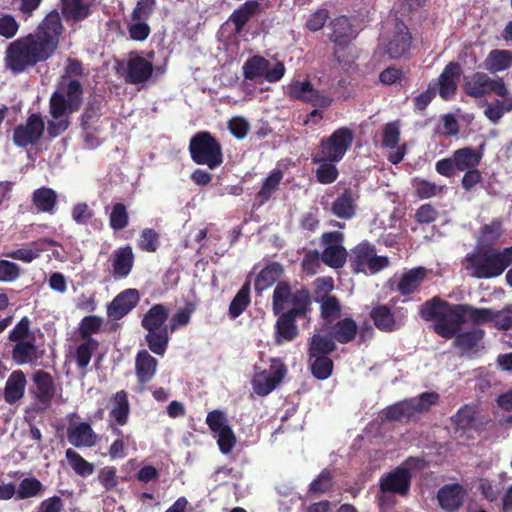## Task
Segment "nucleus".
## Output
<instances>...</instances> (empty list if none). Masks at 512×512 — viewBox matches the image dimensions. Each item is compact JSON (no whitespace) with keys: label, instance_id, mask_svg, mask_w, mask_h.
I'll return each instance as SVG.
<instances>
[{"label":"nucleus","instance_id":"1","mask_svg":"<svg viewBox=\"0 0 512 512\" xmlns=\"http://www.w3.org/2000/svg\"><path fill=\"white\" fill-rule=\"evenodd\" d=\"M63 25L57 11L50 12L34 33L11 42L5 52V66L20 74L36 64L50 59L56 52Z\"/></svg>","mask_w":512,"mask_h":512},{"label":"nucleus","instance_id":"2","mask_svg":"<svg viewBox=\"0 0 512 512\" xmlns=\"http://www.w3.org/2000/svg\"><path fill=\"white\" fill-rule=\"evenodd\" d=\"M312 299L310 291L301 287L292 291L287 281H279L272 295V311L278 316L274 325V340L277 345L294 341L299 330L297 318H307L311 312Z\"/></svg>","mask_w":512,"mask_h":512},{"label":"nucleus","instance_id":"3","mask_svg":"<svg viewBox=\"0 0 512 512\" xmlns=\"http://www.w3.org/2000/svg\"><path fill=\"white\" fill-rule=\"evenodd\" d=\"M189 153L197 165H206L213 170L223 163L222 146L208 131L194 134L189 142Z\"/></svg>","mask_w":512,"mask_h":512},{"label":"nucleus","instance_id":"4","mask_svg":"<svg viewBox=\"0 0 512 512\" xmlns=\"http://www.w3.org/2000/svg\"><path fill=\"white\" fill-rule=\"evenodd\" d=\"M485 144H481L477 149L472 147H463L455 150L450 157L440 159L435 164V170L438 174L451 178L457 171L464 172L479 166L484 156Z\"/></svg>","mask_w":512,"mask_h":512},{"label":"nucleus","instance_id":"5","mask_svg":"<svg viewBox=\"0 0 512 512\" xmlns=\"http://www.w3.org/2000/svg\"><path fill=\"white\" fill-rule=\"evenodd\" d=\"M349 265L355 274H376L389 266V259L378 256L375 245L365 240L350 250Z\"/></svg>","mask_w":512,"mask_h":512},{"label":"nucleus","instance_id":"6","mask_svg":"<svg viewBox=\"0 0 512 512\" xmlns=\"http://www.w3.org/2000/svg\"><path fill=\"white\" fill-rule=\"evenodd\" d=\"M83 86L77 79H61L58 89L52 93L49 102L52 103L55 115L74 113L83 103Z\"/></svg>","mask_w":512,"mask_h":512},{"label":"nucleus","instance_id":"7","mask_svg":"<svg viewBox=\"0 0 512 512\" xmlns=\"http://www.w3.org/2000/svg\"><path fill=\"white\" fill-rule=\"evenodd\" d=\"M385 53L391 60L406 58L413 45V36L403 21H397L394 27L380 39Z\"/></svg>","mask_w":512,"mask_h":512},{"label":"nucleus","instance_id":"8","mask_svg":"<svg viewBox=\"0 0 512 512\" xmlns=\"http://www.w3.org/2000/svg\"><path fill=\"white\" fill-rule=\"evenodd\" d=\"M354 140L353 131L348 127L336 129L329 137H323L319 143L317 154L321 158L316 161H341Z\"/></svg>","mask_w":512,"mask_h":512},{"label":"nucleus","instance_id":"9","mask_svg":"<svg viewBox=\"0 0 512 512\" xmlns=\"http://www.w3.org/2000/svg\"><path fill=\"white\" fill-rule=\"evenodd\" d=\"M463 89L468 96L473 98H481L491 93L503 98L508 95L503 78L493 79L483 72H475L466 76Z\"/></svg>","mask_w":512,"mask_h":512},{"label":"nucleus","instance_id":"10","mask_svg":"<svg viewBox=\"0 0 512 512\" xmlns=\"http://www.w3.org/2000/svg\"><path fill=\"white\" fill-rule=\"evenodd\" d=\"M473 276L478 279H490L500 276L507 268L499 250L488 249L468 258Z\"/></svg>","mask_w":512,"mask_h":512},{"label":"nucleus","instance_id":"11","mask_svg":"<svg viewBox=\"0 0 512 512\" xmlns=\"http://www.w3.org/2000/svg\"><path fill=\"white\" fill-rule=\"evenodd\" d=\"M369 316L378 330L391 333L400 330L405 325L408 311L403 307L392 309L387 304H378L371 309Z\"/></svg>","mask_w":512,"mask_h":512},{"label":"nucleus","instance_id":"12","mask_svg":"<svg viewBox=\"0 0 512 512\" xmlns=\"http://www.w3.org/2000/svg\"><path fill=\"white\" fill-rule=\"evenodd\" d=\"M243 75L247 80L264 78L270 83L278 82L285 74V66L282 62H277L273 66L269 60L260 55H254L248 58L243 64Z\"/></svg>","mask_w":512,"mask_h":512},{"label":"nucleus","instance_id":"13","mask_svg":"<svg viewBox=\"0 0 512 512\" xmlns=\"http://www.w3.org/2000/svg\"><path fill=\"white\" fill-rule=\"evenodd\" d=\"M148 59L144 58L139 52L131 51L123 71L125 82L132 85H139L147 82L153 75L154 66L150 59L154 57V52L147 54Z\"/></svg>","mask_w":512,"mask_h":512},{"label":"nucleus","instance_id":"14","mask_svg":"<svg viewBox=\"0 0 512 512\" xmlns=\"http://www.w3.org/2000/svg\"><path fill=\"white\" fill-rule=\"evenodd\" d=\"M469 304H450L446 308V317L441 323H435L434 331L445 339H452L461 326L468 320Z\"/></svg>","mask_w":512,"mask_h":512},{"label":"nucleus","instance_id":"15","mask_svg":"<svg viewBox=\"0 0 512 512\" xmlns=\"http://www.w3.org/2000/svg\"><path fill=\"white\" fill-rule=\"evenodd\" d=\"M45 131V123L40 113H32L23 124L13 130V142L16 146L26 148L36 145Z\"/></svg>","mask_w":512,"mask_h":512},{"label":"nucleus","instance_id":"16","mask_svg":"<svg viewBox=\"0 0 512 512\" xmlns=\"http://www.w3.org/2000/svg\"><path fill=\"white\" fill-rule=\"evenodd\" d=\"M286 373L285 364L280 359H272L268 370L255 375L252 382L254 392L259 396L268 395L280 384Z\"/></svg>","mask_w":512,"mask_h":512},{"label":"nucleus","instance_id":"17","mask_svg":"<svg viewBox=\"0 0 512 512\" xmlns=\"http://www.w3.org/2000/svg\"><path fill=\"white\" fill-rule=\"evenodd\" d=\"M485 331L479 327H472L468 330L457 332L453 337L454 346L462 356L472 358L484 350Z\"/></svg>","mask_w":512,"mask_h":512},{"label":"nucleus","instance_id":"18","mask_svg":"<svg viewBox=\"0 0 512 512\" xmlns=\"http://www.w3.org/2000/svg\"><path fill=\"white\" fill-rule=\"evenodd\" d=\"M400 127L397 121L385 124L382 132V146L384 148L396 149L389 153L387 159L394 165L399 164L404 159L407 152L406 144L399 145Z\"/></svg>","mask_w":512,"mask_h":512},{"label":"nucleus","instance_id":"19","mask_svg":"<svg viewBox=\"0 0 512 512\" xmlns=\"http://www.w3.org/2000/svg\"><path fill=\"white\" fill-rule=\"evenodd\" d=\"M139 302L136 289H126L116 295L107 306V315L112 320H120L132 311Z\"/></svg>","mask_w":512,"mask_h":512},{"label":"nucleus","instance_id":"20","mask_svg":"<svg viewBox=\"0 0 512 512\" xmlns=\"http://www.w3.org/2000/svg\"><path fill=\"white\" fill-rule=\"evenodd\" d=\"M462 74V68L458 62H449L438 78V92L442 99L449 100L457 92L458 80Z\"/></svg>","mask_w":512,"mask_h":512},{"label":"nucleus","instance_id":"21","mask_svg":"<svg viewBox=\"0 0 512 512\" xmlns=\"http://www.w3.org/2000/svg\"><path fill=\"white\" fill-rule=\"evenodd\" d=\"M411 478L412 475L408 468L397 467L393 472L381 479V491L404 496L409 492Z\"/></svg>","mask_w":512,"mask_h":512},{"label":"nucleus","instance_id":"22","mask_svg":"<svg viewBox=\"0 0 512 512\" xmlns=\"http://www.w3.org/2000/svg\"><path fill=\"white\" fill-rule=\"evenodd\" d=\"M11 350V359L17 365L34 364L42 358L44 351L39 350L36 338L14 341Z\"/></svg>","mask_w":512,"mask_h":512},{"label":"nucleus","instance_id":"23","mask_svg":"<svg viewBox=\"0 0 512 512\" xmlns=\"http://www.w3.org/2000/svg\"><path fill=\"white\" fill-rule=\"evenodd\" d=\"M324 328L336 343L343 345L353 342L358 334V324L350 316L339 318Z\"/></svg>","mask_w":512,"mask_h":512},{"label":"nucleus","instance_id":"24","mask_svg":"<svg viewBox=\"0 0 512 512\" xmlns=\"http://www.w3.org/2000/svg\"><path fill=\"white\" fill-rule=\"evenodd\" d=\"M158 360L147 350H139L135 357V374L141 389L156 375Z\"/></svg>","mask_w":512,"mask_h":512},{"label":"nucleus","instance_id":"25","mask_svg":"<svg viewBox=\"0 0 512 512\" xmlns=\"http://www.w3.org/2000/svg\"><path fill=\"white\" fill-rule=\"evenodd\" d=\"M465 490L458 484H447L437 492V500L442 509L447 512L458 510L463 504Z\"/></svg>","mask_w":512,"mask_h":512},{"label":"nucleus","instance_id":"26","mask_svg":"<svg viewBox=\"0 0 512 512\" xmlns=\"http://www.w3.org/2000/svg\"><path fill=\"white\" fill-rule=\"evenodd\" d=\"M33 381L36 386V400L43 405V408H47L55 395L53 377L44 370H38L33 375Z\"/></svg>","mask_w":512,"mask_h":512},{"label":"nucleus","instance_id":"27","mask_svg":"<svg viewBox=\"0 0 512 512\" xmlns=\"http://www.w3.org/2000/svg\"><path fill=\"white\" fill-rule=\"evenodd\" d=\"M60 245L57 241L51 238H40L29 244V247L19 248L7 254L8 257L30 263L37 259L40 254L46 251L51 246Z\"/></svg>","mask_w":512,"mask_h":512},{"label":"nucleus","instance_id":"28","mask_svg":"<svg viewBox=\"0 0 512 512\" xmlns=\"http://www.w3.org/2000/svg\"><path fill=\"white\" fill-rule=\"evenodd\" d=\"M426 276V268H412L400 276L395 290L402 296H409L419 290Z\"/></svg>","mask_w":512,"mask_h":512},{"label":"nucleus","instance_id":"29","mask_svg":"<svg viewBox=\"0 0 512 512\" xmlns=\"http://www.w3.org/2000/svg\"><path fill=\"white\" fill-rule=\"evenodd\" d=\"M135 256L130 245L116 249L111 258L113 276L126 278L134 266Z\"/></svg>","mask_w":512,"mask_h":512},{"label":"nucleus","instance_id":"30","mask_svg":"<svg viewBox=\"0 0 512 512\" xmlns=\"http://www.w3.org/2000/svg\"><path fill=\"white\" fill-rule=\"evenodd\" d=\"M27 380L22 370L13 371L5 384L3 398L6 403L12 405L23 398Z\"/></svg>","mask_w":512,"mask_h":512},{"label":"nucleus","instance_id":"31","mask_svg":"<svg viewBox=\"0 0 512 512\" xmlns=\"http://www.w3.org/2000/svg\"><path fill=\"white\" fill-rule=\"evenodd\" d=\"M259 0H247L235 9L228 18L234 25L235 32L241 33L246 24L260 12Z\"/></svg>","mask_w":512,"mask_h":512},{"label":"nucleus","instance_id":"32","mask_svg":"<svg viewBox=\"0 0 512 512\" xmlns=\"http://www.w3.org/2000/svg\"><path fill=\"white\" fill-rule=\"evenodd\" d=\"M67 438L74 447H92L95 444L96 434L89 423L81 422L67 429Z\"/></svg>","mask_w":512,"mask_h":512},{"label":"nucleus","instance_id":"33","mask_svg":"<svg viewBox=\"0 0 512 512\" xmlns=\"http://www.w3.org/2000/svg\"><path fill=\"white\" fill-rule=\"evenodd\" d=\"M169 309L164 304H154L143 316L141 326L146 331L168 328Z\"/></svg>","mask_w":512,"mask_h":512},{"label":"nucleus","instance_id":"34","mask_svg":"<svg viewBox=\"0 0 512 512\" xmlns=\"http://www.w3.org/2000/svg\"><path fill=\"white\" fill-rule=\"evenodd\" d=\"M483 67L492 74L512 67V50H491L483 61Z\"/></svg>","mask_w":512,"mask_h":512},{"label":"nucleus","instance_id":"35","mask_svg":"<svg viewBox=\"0 0 512 512\" xmlns=\"http://www.w3.org/2000/svg\"><path fill=\"white\" fill-rule=\"evenodd\" d=\"M61 13L66 22L79 23L84 21L90 14V6L84 0H60Z\"/></svg>","mask_w":512,"mask_h":512},{"label":"nucleus","instance_id":"36","mask_svg":"<svg viewBox=\"0 0 512 512\" xmlns=\"http://www.w3.org/2000/svg\"><path fill=\"white\" fill-rule=\"evenodd\" d=\"M283 266L278 262H269L265 267L258 273L254 287L256 292L261 293L262 291L271 287L277 282L283 274Z\"/></svg>","mask_w":512,"mask_h":512},{"label":"nucleus","instance_id":"37","mask_svg":"<svg viewBox=\"0 0 512 512\" xmlns=\"http://www.w3.org/2000/svg\"><path fill=\"white\" fill-rule=\"evenodd\" d=\"M112 408L109 416L119 426H124L129 421L130 404L128 400V393L125 390L117 391L112 399Z\"/></svg>","mask_w":512,"mask_h":512},{"label":"nucleus","instance_id":"38","mask_svg":"<svg viewBox=\"0 0 512 512\" xmlns=\"http://www.w3.org/2000/svg\"><path fill=\"white\" fill-rule=\"evenodd\" d=\"M318 302L320 303V316L324 327H328V325L340 318L342 312L341 303L335 295L325 293L318 299Z\"/></svg>","mask_w":512,"mask_h":512},{"label":"nucleus","instance_id":"39","mask_svg":"<svg viewBox=\"0 0 512 512\" xmlns=\"http://www.w3.org/2000/svg\"><path fill=\"white\" fill-rule=\"evenodd\" d=\"M331 34L330 39L337 45H347L354 37L353 26L346 16H339L330 23Z\"/></svg>","mask_w":512,"mask_h":512},{"label":"nucleus","instance_id":"40","mask_svg":"<svg viewBox=\"0 0 512 512\" xmlns=\"http://www.w3.org/2000/svg\"><path fill=\"white\" fill-rule=\"evenodd\" d=\"M102 115V101L97 97L90 99L80 116V127L83 131L93 130L99 131L96 124Z\"/></svg>","mask_w":512,"mask_h":512},{"label":"nucleus","instance_id":"41","mask_svg":"<svg viewBox=\"0 0 512 512\" xmlns=\"http://www.w3.org/2000/svg\"><path fill=\"white\" fill-rule=\"evenodd\" d=\"M332 213L340 219L349 220L356 213V203L352 191L345 189L332 203Z\"/></svg>","mask_w":512,"mask_h":512},{"label":"nucleus","instance_id":"42","mask_svg":"<svg viewBox=\"0 0 512 512\" xmlns=\"http://www.w3.org/2000/svg\"><path fill=\"white\" fill-rule=\"evenodd\" d=\"M283 179V172L280 169H273L263 180L260 190L256 194L258 206L267 203L272 195L278 190Z\"/></svg>","mask_w":512,"mask_h":512},{"label":"nucleus","instance_id":"43","mask_svg":"<svg viewBox=\"0 0 512 512\" xmlns=\"http://www.w3.org/2000/svg\"><path fill=\"white\" fill-rule=\"evenodd\" d=\"M317 158H321V156L315 153L312 156V163L318 165L317 169L315 170V177L317 182L324 185L335 182L339 176V171L335 163H338L339 161H330L326 159L316 161Z\"/></svg>","mask_w":512,"mask_h":512},{"label":"nucleus","instance_id":"44","mask_svg":"<svg viewBox=\"0 0 512 512\" xmlns=\"http://www.w3.org/2000/svg\"><path fill=\"white\" fill-rule=\"evenodd\" d=\"M336 342L329 335L314 334L309 341L308 356H329L336 350Z\"/></svg>","mask_w":512,"mask_h":512},{"label":"nucleus","instance_id":"45","mask_svg":"<svg viewBox=\"0 0 512 512\" xmlns=\"http://www.w3.org/2000/svg\"><path fill=\"white\" fill-rule=\"evenodd\" d=\"M447 306V301L439 297H433L422 305L420 314L422 318L426 320H435V323H441V321L447 316Z\"/></svg>","mask_w":512,"mask_h":512},{"label":"nucleus","instance_id":"46","mask_svg":"<svg viewBox=\"0 0 512 512\" xmlns=\"http://www.w3.org/2000/svg\"><path fill=\"white\" fill-rule=\"evenodd\" d=\"M32 201L39 212L51 213L57 204V194L51 188L41 187L33 192Z\"/></svg>","mask_w":512,"mask_h":512},{"label":"nucleus","instance_id":"47","mask_svg":"<svg viewBox=\"0 0 512 512\" xmlns=\"http://www.w3.org/2000/svg\"><path fill=\"white\" fill-rule=\"evenodd\" d=\"M169 328L147 331L145 341L149 350L159 356H163L168 348Z\"/></svg>","mask_w":512,"mask_h":512},{"label":"nucleus","instance_id":"48","mask_svg":"<svg viewBox=\"0 0 512 512\" xmlns=\"http://www.w3.org/2000/svg\"><path fill=\"white\" fill-rule=\"evenodd\" d=\"M383 416L388 421H409L413 416V410L409 399L396 402L383 411Z\"/></svg>","mask_w":512,"mask_h":512},{"label":"nucleus","instance_id":"49","mask_svg":"<svg viewBox=\"0 0 512 512\" xmlns=\"http://www.w3.org/2000/svg\"><path fill=\"white\" fill-rule=\"evenodd\" d=\"M250 299V281H245L239 291L236 293L229 305V316L231 319L239 317L249 306Z\"/></svg>","mask_w":512,"mask_h":512},{"label":"nucleus","instance_id":"50","mask_svg":"<svg viewBox=\"0 0 512 512\" xmlns=\"http://www.w3.org/2000/svg\"><path fill=\"white\" fill-rule=\"evenodd\" d=\"M312 375L318 380L328 379L334 369L333 360L329 356H308Z\"/></svg>","mask_w":512,"mask_h":512},{"label":"nucleus","instance_id":"51","mask_svg":"<svg viewBox=\"0 0 512 512\" xmlns=\"http://www.w3.org/2000/svg\"><path fill=\"white\" fill-rule=\"evenodd\" d=\"M322 261L329 267L339 269L349 261V253L344 246H326L321 255Z\"/></svg>","mask_w":512,"mask_h":512},{"label":"nucleus","instance_id":"52","mask_svg":"<svg viewBox=\"0 0 512 512\" xmlns=\"http://www.w3.org/2000/svg\"><path fill=\"white\" fill-rule=\"evenodd\" d=\"M49 113L52 117L51 120L47 122V134L49 138L54 139L64 133L70 126L69 115L71 113H62L60 115H55L53 112L52 103L49 102Z\"/></svg>","mask_w":512,"mask_h":512},{"label":"nucleus","instance_id":"53","mask_svg":"<svg viewBox=\"0 0 512 512\" xmlns=\"http://www.w3.org/2000/svg\"><path fill=\"white\" fill-rule=\"evenodd\" d=\"M451 422L456 431L466 432L475 427V410L467 405L461 407L455 415L451 417Z\"/></svg>","mask_w":512,"mask_h":512},{"label":"nucleus","instance_id":"54","mask_svg":"<svg viewBox=\"0 0 512 512\" xmlns=\"http://www.w3.org/2000/svg\"><path fill=\"white\" fill-rule=\"evenodd\" d=\"M44 490V485L35 477L24 478L16 489V499L24 500L40 495Z\"/></svg>","mask_w":512,"mask_h":512},{"label":"nucleus","instance_id":"55","mask_svg":"<svg viewBox=\"0 0 512 512\" xmlns=\"http://www.w3.org/2000/svg\"><path fill=\"white\" fill-rule=\"evenodd\" d=\"M99 342L96 339H89L79 344L75 351L76 365L80 370H85L89 365L93 353L98 349Z\"/></svg>","mask_w":512,"mask_h":512},{"label":"nucleus","instance_id":"56","mask_svg":"<svg viewBox=\"0 0 512 512\" xmlns=\"http://www.w3.org/2000/svg\"><path fill=\"white\" fill-rule=\"evenodd\" d=\"M66 459L76 474L87 477L94 472V465L85 460L78 452L69 448L66 450Z\"/></svg>","mask_w":512,"mask_h":512},{"label":"nucleus","instance_id":"57","mask_svg":"<svg viewBox=\"0 0 512 512\" xmlns=\"http://www.w3.org/2000/svg\"><path fill=\"white\" fill-rule=\"evenodd\" d=\"M129 213L125 204H113L109 214V226L113 231L124 230L129 225Z\"/></svg>","mask_w":512,"mask_h":512},{"label":"nucleus","instance_id":"58","mask_svg":"<svg viewBox=\"0 0 512 512\" xmlns=\"http://www.w3.org/2000/svg\"><path fill=\"white\" fill-rule=\"evenodd\" d=\"M413 188L415 190V195L419 199L423 200L441 194L445 186H438L434 182H430L426 179L415 178L413 180Z\"/></svg>","mask_w":512,"mask_h":512},{"label":"nucleus","instance_id":"59","mask_svg":"<svg viewBox=\"0 0 512 512\" xmlns=\"http://www.w3.org/2000/svg\"><path fill=\"white\" fill-rule=\"evenodd\" d=\"M103 324L101 317L96 315L85 316L79 324V335L82 340L88 341L93 339L91 336L100 331Z\"/></svg>","mask_w":512,"mask_h":512},{"label":"nucleus","instance_id":"60","mask_svg":"<svg viewBox=\"0 0 512 512\" xmlns=\"http://www.w3.org/2000/svg\"><path fill=\"white\" fill-rule=\"evenodd\" d=\"M333 488V475L328 469H323L309 485V494H325Z\"/></svg>","mask_w":512,"mask_h":512},{"label":"nucleus","instance_id":"61","mask_svg":"<svg viewBox=\"0 0 512 512\" xmlns=\"http://www.w3.org/2000/svg\"><path fill=\"white\" fill-rule=\"evenodd\" d=\"M138 248L145 252H156L160 246V235L153 228H144L138 239Z\"/></svg>","mask_w":512,"mask_h":512},{"label":"nucleus","instance_id":"62","mask_svg":"<svg viewBox=\"0 0 512 512\" xmlns=\"http://www.w3.org/2000/svg\"><path fill=\"white\" fill-rule=\"evenodd\" d=\"M32 338L36 337L31 330V320L27 316L22 317L8 334V340L10 342Z\"/></svg>","mask_w":512,"mask_h":512},{"label":"nucleus","instance_id":"63","mask_svg":"<svg viewBox=\"0 0 512 512\" xmlns=\"http://www.w3.org/2000/svg\"><path fill=\"white\" fill-rule=\"evenodd\" d=\"M439 400V395L436 392H424L416 398H410L414 415L416 413H423L429 411L432 405H435Z\"/></svg>","mask_w":512,"mask_h":512},{"label":"nucleus","instance_id":"64","mask_svg":"<svg viewBox=\"0 0 512 512\" xmlns=\"http://www.w3.org/2000/svg\"><path fill=\"white\" fill-rule=\"evenodd\" d=\"M313 87V84L308 80H295L288 85L287 94L291 99L306 103V99H308Z\"/></svg>","mask_w":512,"mask_h":512}]
</instances>
